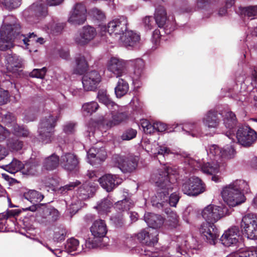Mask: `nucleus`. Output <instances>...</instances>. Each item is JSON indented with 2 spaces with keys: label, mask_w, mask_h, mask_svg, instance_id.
Wrapping results in <instances>:
<instances>
[{
  "label": "nucleus",
  "mask_w": 257,
  "mask_h": 257,
  "mask_svg": "<svg viewBox=\"0 0 257 257\" xmlns=\"http://www.w3.org/2000/svg\"><path fill=\"white\" fill-rule=\"evenodd\" d=\"M87 10L81 3L75 4L73 7L68 18V22L74 25H82L86 20Z\"/></svg>",
  "instance_id": "ddd939ff"
},
{
  "label": "nucleus",
  "mask_w": 257,
  "mask_h": 257,
  "mask_svg": "<svg viewBox=\"0 0 257 257\" xmlns=\"http://www.w3.org/2000/svg\"><path fill=\"white\" fill-rule=\"evenodd\" d=\"M236 139L239 144L248 147L256 141L257 135L256 132L248 125H240L236 132Z\"/></svg>",
  "instance_id": "6e6552de"
},
{
  "label": "nucleus",
  "mask_w": 257,
  "mask_h": 257,
  "mask_svg": "<svg viewBox=\"0 0 257 257\" xmlns=\"http://www.w3.org/2000/svg\"><path fill=\"white\" fill-rule=\"evenodd\" d=\"M44 181L46 186L51 188L53 190L59 183V180L56 177H48L45 178Z\"/></svg>",
  "instance_id": "603ef678"
},
{
  "label": "nucleus",
  "mask_w": 257,
  "mask_h": 257,
  "mask_svg": "<svg viewBox=\"0 0 257 257\" xmlns=\"http://www.w3.org/2000/svg\"><path fill=\"white\" fill-rule=\"evenodd\" d=\"M4 6L9 10H13L19 8L21 4L22 0H4Z\"/></svg>",
  "instance_id": "de8ad7c7"
},
{
  "label": "nucleus",
  "mask_w": 257,
  "mask_h": 257,
  "mask_svg": "<svg viewBox=\"0 0 257 257\" xmlns=\"http://www.w3.org/2000/svg\"><path fill=\"white\" fill-rule=\"evenodd\" d=\"M137 133L136 130L129 128L122 134L121 137L123 140H130L136 137Z\"/></svg>",
  "instance_id": "3c124183"
},
{
  "label": "nucleus",
  "mask_w": 257,
  "mask_h": 257,
  "mask_svg": "<svg viewBox=\"0 0 257 257\" xmlns=\"http://www.w3.org/2000/svg\"><path fill=\"white\" fill-rule=\"evenodd\" d=\"M21 26L17 19L10 15L4 18L0 29V50L4 51L13 47V42L20 34Z\"/></svg>",
  "instance_id": "7ed1b4c3"
},
{
  "label": "nucleus",
  "mask_w": 257,
  "mask_h": 257,
  "mask_svg": "<svg viewBox=\"0 0 257 257\" xmlns=\"http://www.w3.org/2000/svg\"><path fill=\"white\" fill-rule=\"evenodd\" d=\"M90 230L94 238H101L105 236L107 232V227L105 222L103 220L99 219L93 222Z\"/></svg>",
  "instance_id": "bb28decb"
},
{
  "label": "nucleus",
  "mask_w": 257,
  "mask_h": 257,
  "mask_svg": "<svg viewBox=\"0 0 257 257\" xmlns=\"http://www.w3.org/2000/svg\"><path fill=\"white\" fill-rule=\"evenodd\" d=\"M168 218V221L171 222L170 225L173 227H175L178 221V216L177 214L175 212H171Z\"/></svg>",
  "instance_id": "052dcab7"
},
{
  "label": "nucleus",
  "mask_w": 257,
  "mask_h": 257,
  "mask_svg": "<svg viewBox=\"0 0 257 257\" xmlns=\"http://www.w3.org/2000/svg\"><path fill=\"white\" fill-rule=\"evenodd\" d=\"M97 97L99 102L103 103L109 109H114L115 110L118 108V105L110 99L105 91H99Z\"/></svg>",
  "instance_id": "72a5a7b5"
},
{
  "label": "nucleus",
  "mask_w": 257,
  "mask_h": 257,
  "mask_svg": "<svg viewBox=\"0 0 257 257\" xmlns=\"http://www.w3.org/2000/svg\"><path fill=\"white\" fill-rule=\"evenodd\" d=\"M79 242L77 239L71 238L68 239L65 245V249L68 252H71L72 251L77 250L79 247Z\"/></svg>",
  "instance_id": "37998d69"
},
{
  "label": "nucleus",
  "mask_w": 257,
  "mask_h": 257,
  "mask_svg": "<svg viewBox=\"0 0 257 257\" xmlns=\"http://www.w3.org/2000/svg\"><path fill=\"white\" fill-rule=\"evenodd\" d=\"M200 233L204 239L211 244L215 243V240L219 236L217 229L214 223H203L199 229Z\"/></svg>",
  "instance_id": "f3484780"
},
{
  "label": "nucleus",
  "mask_w": 257,
  "mask_h": 257,
  "mask_svg": "<svg viewBox=\"0 0 257 257\" xmlns=\"http://www.w3.org/2000/svg\"><path fill=\"white\" fill-rule=\"evenodd\" d=\"M47 14V10L44 3L41 2L40 4H36L33 10V22H36L41 20Z\"/></svg>",
  "instance_id": "c9c22d12"
},
{
  "label": "nucleus",
  "mask_w": 257,
  "mask_h": 257,
  "mask_svg": "<svg viewBox=\"0 0 257 257\" xmlns=\"http://www.w3.org/2000/svg\"><path fill=\"white\" fill-rule=\"evenodd\" d=\"M227 214L226 207H222L213 205L206 206L202 212L203 218L206 222L214 223L223 216Z\"/></svg>",
  "instance_id": "9b49d317"
},
{
  "label": "nucleus",
  "mask_w": 257,
  "mask_h": 257,
  "mask_svg": "<svg viewBox=\"0 0 257 257\" xmlns=\"http://www.w3.org/2000/svg\"><path fill=\"white\" fill-rule=\"evenodd\" d=\"M151 231H153V229H151L150 228H148L147 229H143L141 230L139 233L137 234L138 239L142 242L145 239L146 237L151 233Z\"/></svg>",
  "instance_id": "e2e57ef3"
},
{
  "label": "nucleus",
  "mask_w": 257,
  "mask_h": 257,
  "mask_svg": "<svg viewBox=\"0 0 257 257\" xmlns=\"http://www.w3.org/2000/svg\"><path fill=\"white\" fill-rule=\"evenodd\" d=\"M75 123L69 122L64 125L63 127L64 132L67 134H72L75 132Z\"/></svg>",
  "instance_id": "69168bd1"
},
{
  "label": "nucleus",
  "mask_w": 257,
  "mask_h": 257,
  "mask_svg": "<svg viewBox=\"0 0 257 257\" xmlns=\"http://www.w3.org/2000/svg\"><path fill=\"white\" fill-rule=\"evenodd\" d=\"M111 112V119L107 120L105 119L104 123L106 124L107 128H111L114 126L119 125L121 123L125 122L128 118V113L119 110V106L116 110L114 109H110Z\"/></svg>",
  "instance_id": "a211bd4d"
},
{
  "label": "nucleus",
  "mask_w": 257,
  "mask_h": 257,
  "mask_svg": "<svg viewBox=\"0 0 257 257\" xmlns=\"http://www.w3.org/2000/svg\"><path fill=\"white\" fill-rule=\"evenodd\" d=\"M66 235V230L64 228H61L55 232L54 239L57 241H61L65 239Z\"/></svg>",
  "instance_id": "5fc2aeb1"
},
{
  "label": "nucleus",
  "mask_w": 257,
  "mask_h": 257,
  "mask_svg": "<svg viewBox=\"0 0 257 257\" xmlns=\"http://www.w3.org/2000/svg\"><path fill=\"white\" fill-rule=\"evenodd\" d=\"M155 19L156 24L159 27L162 28L167 22V13L162 6H159L156 10L155 13Z\"/></svg>",
  "instance_id": "473e14b6"
},
{
  "label": "nucleus",
  "mask_w": 257,
  "mask_h": 257,
  "mask_svg": "<svg viewBox=\"0 0 257 257\" xmlns=\"http://www.w3.org/2000/svg\"><path fill=\"white\" fill-rule=\"evenodd\" d=\"M196 124L194 123L187 122L183 124L182 128L186 133L190 134V131H193L196 128Z\"/></svg>",
  "instance_id": "0e129e2a"
},
{
  "label": "nucleus",
  "mask_w": 257,
  "mask_h": 257,
  "mask_svg": "<svg viewBox=\"0 0 257 257\" xmlns=\"http://www.w3.org/2000/svg\"><path fill=\"white\" fill-rule=\"evenodd\" d=\"M126 66V61L116 57H111L107 63V70L117 77L125 74Z\"/></svg>",
  "instance_id": "2eb2a0df"
},
{
  "label": "nucleus",
  "mask_w": 257,
  "mask_h": 257,
  "mask_svg": "<svg viewBox=\"0 0 257 257\" xmlns=\"http://www.w3.org/2000/svg\"><path fill=\"white\" fill-rule=\"evenodd\" d=\"M80 184V182L78 181H76L75 182H70L69 184L61 187L59 189V191L61 193H65L68 190H72Z\"/></svg>",
  "instance_id": "6e6d98bb"
},
{
  "label": "nucleus",
  "mask_w": 257,
  "mask_h": 257,
  "mask_svg": "<svg viewBox=\"0 0 257 257\" xmlns=\"http://www.w3.org/2000/svg\"><path fill=\"white\" fill-rule=\"evenodd\" d=\"M96 35L95 29L91 26H84L74 37V41L78 45L83 46L92 40Z\"/></svg>",
  "instance_id": "4468645a"
},
{
  "label": "nucleus",
  "mask_w": 257,
  "mask_h": 257,
  "mask_svg": "<svg viewBox=\"0 0 257 257\" xmlns=\"http://www.w3.org/2000/svg\"><path fill=\"white\" fill-rule=\"evenodd\" d=\"M93 17L98 21H101L105 19V16L103 12L97 9L92 10Z\"/></svg>",
  "instance_id": "680f3d73"
},
{
  "label": "nucleus",
  "mask_w": 257,
  "mask_h": 257,
  "mask_svg": "<svg viewBox=\"0 0 257 257\" xmlns=\"http://www.w3.org/2000/svg\"><path fill=\"white\" fill-rule=\"evenodd\" d=\"M5 66L8 72L12 73L16 77L23 74V60L15 54H7L5 59Z\"/></svg>",
  "instance_id": "9d476101"
},
{
  "label": "nucleus",
  "mask_w": 257,
  "mask_h": 257,
  "mask_svg": "<svg viewBox=\"0 0 257 257\" xmlns=\"http://www.w3.org/2000/svg\"><path fill=\"white\" fill-rule=\"evenodd\" d=\"M128 24L127 18L121 16L110 21L106 26L100 24L98 26L99 31L101 36L107 34L112 36L116 40L126 31Z\"/></svg>",
  "instance_id": "20e7f679"
},
{
  "label": "nucleus",
  "mask_w": 257,
  "mask_h": 257,
  "mask_svg": "<svg viewBox=\"0 0 257 257\" xmlns=\"http://www.w3.org/2000/svg\"><path fill=\"white\" fill-rule=\"evenodd\" d=\"M89 56L88 54H80L76 58V65L73 70L75 74L81 75L86 72L88 68L87 60Z\"/></svg>",
  "instance_id": "c756f323"
},
{
  "label": "nucleus",
  "mask_w": 257,
  "mask_h": 257,
  "mask_svg": "<svg viewBox=\"0 0 257 257\" xmlns=\"http://www.w3.org/2000/svg\"><path fill=\"white\" fill-rule=\"evenodd\" d=\"M21 210L18 209H8L6 212L0 213V220L7 219L18 216Z\"/></svg>",
  "instance_id": "49530a36"
},
{
  "label": "nucleus",
  "mask_w": 257,
  "mask_h": 257,
  "mask_svg": "<svg viewBox=\"0 0 257 257\" xmlns=\"http://www.w3.org/2000/svg\"><path fill=\"white\" fill-rule=\"evenodd\" d=\"M137 161L136 157H120L117 160L118 167L123 173H130L136 169L138 164Z\"/></svg>",
  "instance_id": "a878e982"
},
{
  "label": "nucleus",
  "mask_w": 257,
  "mask_h": 257,
  "mask_svg": "<svg viewBox=\"0 0 257 257\" xmlns=\"http://www.w3.org/2000/svg\"><path fill=\"white\" fill-rule=\"evenodd\" d=\"M112 206V203L108 198H106L98 202L95 208L99 214H103L109 212Z\"/></svg>",
  "instance_id": "58836bf2"
},
{
  "label": "nucleus",
  "mask_w": 257,
  "mask_h": 257,
  "mask_svg": "<svg viewBox=\"0 0 257 257\" xmlns=\"http://www.w3.org/2000/svg\"><path fill=\"white\" fill-rule=\"evenodd\" d=\"M241 228L248 238L257 239V215L248 213L244 216L241 222Z\"/></svg>",
  "instance_id": "1a4fd4ad"
},
{
  "label": "nucleus",
  "mask_w": 257,
  "mask_h": 257,
  "mask_svg": "<svg viewBox=\"0 0 257 257\" xmlns=\"http://www.w3.org/2000/svg\"><path fill=\"white\" fill-rule=\"evenodd\" d=\"M154 132H163L167 128L166 125L162 122H157L154 123Z\"/></svg>",
  "instance_id": "774afa93"
},
{
  "label": "nucleus",
  "mask_w": 257,
  "mask_h": 257,
  "mask_svg": "<svg viewBox=\"0 0 257 257\" xmlns=\"http://www.w3.org/2000/svg\"><path fill=\"white\" fill-rule=\"evenodd\" d=\"M239 230L237 226H233L226 230L221 236L220 241L226 246L235 244L238 241Z\"/></svg>",
  "instance_id": "5701e85b"
},
{
  "label": "nucleus",
  "mask_w": 257,
  "mask_h": 257,
  "mask_svg": "<svg viewBox=\"0 0 257 257\" xmlns=\"http://www.w3.org/2000/svg\"><path fill=\"white\" fill-rule=\"evenodd\" d=\"M7 146L11 151H19L23 147L22 142L16 139H9L7 142Z\"/></svg>",
  "instance_id": "c03bdc74"
},
{
  "label": "nucleus",
  "mask_w": 257,
  "mask_h": 257,
  "mask_svg": "<svg viewBox=\"0 0 257 257\" xmlns=\"http://www.w3.org/2000/svg\"><path fill=\"white\" fill-rule=\"evenodd\" d=\"M99 105L95 101L84 103L82 107V111L85 115H90L98 108Z\"/></svg>",
  "instance_id": "ea45409f"
},
{
  "label": "nucleus",
  "mask_w": 257,
  "mask_h": 257,
  "mask_svg": "<svg viewBox=\"0 0 257 257\" xmlns=\"http://www.w3.org/2000/svg\"><path fill=\"white\" fill-rule=\"evenodd\" d=\"M129 89L127 82L122 78H119L114 88L117 97L120 98L126 94Z\"/></svg>",
  "instance_id": "f704fd0d"
},
{
  "label": "nucleus",
  "mask_w": 257,
  "mask_h": 257,
  "mask_svg": "<svg viewBox=\"0 0 257 257\" xmlns=\"http://www.w3.org/2000/svg\"><path fill=\"white\" fill-rule=\"evenodd\" d=\"M96 238H89L86 240L85 245L88 248H94L97 246L98 242L95 239Z\"/></svg>",
  "instance_id": "338daca9"
},
{
  "label": "nucleus",
  "mask_w": 257,
  "mask_h": 257,
  "mask_svg": "<svg viewBox=\"0 0 257 257\" xmlns=\"http://www.w3.org/2000/svg\"><path fill=\"white\" fill-rule=\"evenodd\" d=\"M116 176L110 174L105 175L98 179L101 186L107 192L111 191L118 182H116Z\"/></svg>",
  "instance_id": "7c9ffc66"
},
{
  "label": "nucleus",
  "mask_w": 257,
  "mask_h": 257,
  "mask_svg": "<svg viewBox=\"0 0 257 257\" xmlns=\"http://www.w3.org/2000/svg\"><path fill=\"white\" fill-rule=\"evenodd\" d=\"M144 219L149 228L155 230L160 228L164 222V219L161 215L152 213H145Z\"/></svg>",
  "instance_id": "cd10ccee"
},
{
  "label": "nucleus",
  "mask_w": 257,
  "mask_h": 257,
  "mask_svg": "<svg viewBox=\"0 0 257 257\" xmlns=\"http://www.w3.org/2000/svg\"><path fill=\"white\" fill-rule=\"evenodd\" d=\"M134 73L137 78L139 77L144 68V62L142 59H137L134 61Z\"/></svg>",
  "instance_id": "a18cd8bd"
},
{
  "label": "nucleus",
  "mask_w": 257,
  "mask_h": 257,
  "mask_svg": "<svg viewBox=\"0 0 257 257\" xmlns=\"http://www.w3.org/2000/svg\"><path fill=\"white\" fill-rule=\"evenodd\" d=\"M143 24L146 30H151L155 25L154 19L151 17H146L143 19Z\"/></svg>",
  "instance_id": "4d7b16f0"
},
{
  "label": "nucleus",
  "mask_w": 257,
  "mask_h": 257,
  "mask_svg": "<svg viewBox=\"0 0 257 257\" xmlns=\"http://www.w3.org/2000/svg\"><path fill=\"white\" fill-rule=\"evenodd\" d=\"M47 72L46 67L41 69H33V77L43 79Z\"/></svg>",
  "instance_id": "bf43d9fd"
},
{
  "label": "nucleus",
  "mask_w": 257,
  "mask_h": 257,
  "mask_svg": "<svg viewBox=\"0 0 257 257\" xmlns=\"http://www.w3.org/2000/svg\"><path fill=\"white\" fill-rule=\"evenodd\" d=\"M52 213H57L56 210L48 208L46 204L33 205V217L35 216L36 220L39 222H44Z\"/></svg>",
  "instance_id": "412c9836"
},
{
  "label": "nucleus",
  "mask_w": 257,
  "mask_h": 257,
  "mask_svg": "<svg viewBox=\"0 0 257 257\" xmlns=\"http://www.w3.org/2000/svg\"><path fill=\"white\" fill-rule=\"evenodd\" d=\"M88 162L94 165L104 161L106 158V152L104 148H91L87 152Z\"/></svg>",
  "instance_id": "393cba45"
},
{
  "label": "nucleus",
  "mask_w": 257,
  "mask_h": 257,
  "mask_svg": "<svg viewBox=\"0 0 257 257\" xmlns=\"http://www.w3.org/2000/svg\"><path fill=\"white\" fill-rule=\"evenodd\" d=\"M182 190L189 196H197L205 191V185L198 177L192 176L183 184Z\"/></svg>",
  "instance_id": "f8f14e48"
},
{
  "label": "nucleus",
  "mask_w": 257,
  "mask_h": 257,
  "mask_svg": "<svg viewBox=\"0 0 257 257\" xmlns=\"http://www.w3.org/2000/svg\"><path fill=\"white\" fill-rule=\"evenodd\" d=\"M171 173V168L164 167L163 169L159 171L158 173L153 174L152 179L161 190L158 193V197L162 202H167L170 206L175 207L180 197L176 192L172 193L170 196H168L169 193L173 191L175 186L173 182L174 180L173 175Z\"/></svg>",
  "instance_id": "f257e3e1"
},
{
  "label": "nucleus",
  "mask_w": 257,
  "mask_h": 257,
  "mask_svg": "<svg viewBox=\"0 0 257 257\" xmlns=\"http://www.w3.org/2000/svg\"><path fill=\"white\" fill-rule=\"evenodd\" d=\"M248 183L243 180H236L222 188L223 200L229 206L234 207L245 201L244 194L249 192Z\"/></svg>",
  "instance_id": "f03ea898"
},
{
  "label": "nucleus",
  "mask_w": 257,
  "mask_h": 257,
  "mask_svg": "<svg viewBox=\"0 0 257 257\" xmlns=\"http://www.w3.org/2000/svg\"><path fill=\"white\" fill-rule=\"evenodd\" d=\"M140 40L139 34L133 31L127 30L117 39L119 43L128 49L138 47L140 45Z\"/></svg>",
  "instance_id": "dca6fc26"
},
{
  "label": "nucleus",
  "mask_w": 257,
  "mask_h": 257,
  "mask_svg": "<svg viewBox=\"0 0 257 257\" xmlns=\"http://www.w3.org/2000/svg\"><path fill=\"white\" fill-rule=\"evenodd\" d=\"M58 119V112L49 114L43 117L39 124L38 133L42 141L45 144L50 143L53 139L54 127Z\"/></svg>",
  "instance_id": "39448f33"
},
{
  "label": "nucleus",
  "mask_w": 257,
  "mask_h": 257,
  "mask_svg": "<svg viewBox=\"0 0 257 257\" xmlns=\"http://www.w3.org/2000/svg\"><path fill=\"white\" fill-rule=\"evenodd\" d=\"M236 152L232 145L226 146L222 149L221 159H230L234 158Z\"/></svg>",
  "instance_id": "79ce46f5"
},
{
  "label": "nucleus",
  "mask_w": 257,
  "mask_h": 257,
  "mask_svg": "<svg viewBox=\"0 0 257 257\" xmlns=\"http://www.w3.org/2000/svg\"><path fill=\"white\" fill-rule=\"evenodd\" d=\"M207 151L208 155L214 161L219 162L221 159L222 149L218 146L211 145Z\"/></svg>",
  "instance_id": "4c0bfd02"
},
{
  "label": "nucleus",
  "mask_w": 257,
  "mask_h": 257,
  "mask_svg": "<svg viewBox=\"0 0 257 257\" xmlns=\"http://www.w3.org/2000/svg\"><path fill=\"white\" fill-rule=\"evenodd\" d=\"M227 257H257V252L254 248H243Z\"/></svg>",
  "instance_id": "e433bc0d"
},
{
  "label": "nucleus",
  "mask_w": 257,
  "mask_h": 257,
  "mask_svg": "<svg viewBox=\"0 0 257 257\" xmlns=\"http://www.w3.org/2000/svg\"><path fill=\"white\" fill-rule=\"evenodd\" d=\"M22 168V172L24 174L31 175L32 174V168L30 163H26L24 165L20 161L14 159L9 164L5 166V170L11 174H15Z\"/></svg>",
  "instance_id": "4be33fe9"
},
{
  "label": "nucleus",
  "mask_w": 257,
  "mask_h": 257,
  "mask_svg": "<svg viewBox=\"0 0 257 257\" xmlns=\"http://www.w3.org/2000/svg\"><path fill=\"white\" fill-rule=\"evenodd\" d=\"M32 36V33H29V35L26 36L24 35H21L19 36V39L22 41L23 45L22 47L26 49H29L30 44L29 42H30V39L31 38Z\"/></svg>",
  "instance_id": "13d9d810"
},
{
  "label": "nucleus",
  "mask_w": 257,
  "mask_h": 257,
  "mask_svg": "<svg viewBox=\"0 0 257 257\" xmlns=\"http://www.w3.org/2000/svg\"><path fill=\"white\" fill-rule=\"evenodd\" d=\"M14 134L18 136L26 137L29 134L28 130L23 126L15 125L14 126Z\"/></svg>",
  "instance_id": "864d4df0"
},
{
  "label": "nucleus",
  "mask_w": 257,
  "mask_h": 257,
  "mask_svg": "<svg viewBox=\"0 0 257 257\" xmlns=\"http://www.w3.org/2000/svg\"><path fill=\"white\" fill-rule=\"evenodd\" d=\"M158 231L153 229V231H151V233L148 234L142 243L148 246L154 245L158 242Z\"/></svg>",
  "instance_id": "a19ab883"
},
{
  "label": "nucleus",
  "mask_w": 257,
  "mask_h": 257,
  "mask_svg": "<svg viewBox=\"0 0 257 257\" xmlns=\"http://www.w3.org/2000/svg\"><path fill=\"white\" fill-rule=\"evenodd\" d=\"M100 81V75L96 71H92L85 74L82 80L84 89L94 90Z\"/></svg>",
  "instance_id": "aec40b11"
},
{
  "label": "nucleus",
  "mask_w": 257,
  "mask_h": 257,
  "mask_svg": "<svg viewBox=\"0 0 257 257\" xmlns=\"http://www.w3.org/2000/svg\"><path fill=\"white\" fill-rule=\"evenodd\" d=\"M59 157L55 153L45 158L43 167L47 170H53L57 168L60 164Z\"/></svg>",
  "instance_id": "2f4dec72"
},
{
  "label": "nucleus",
  "mask_w": 257,
  "mask_h": 257,
  "mask_svg": "<svg viewBox=\"0 0 257 257\" xmlns=\"http://www.w3.org/2000/svg\"><path fill=\"white\" fill-rule=\"evenodd\" d=\"M116 206L119 209L122 210L123 211H126L133 207L134 203L131 200L124 199L121 201H118Z\"/></svg>",
  "instance_id": "09e8293b"
},
{
  "label": "nucleus",
  "mask_w": 257,
  "mask_h": 257,
  "mask_svg": "<svg viewBox=\"0 0 257 257\" xmlns=\"http://www.w3.org/2000/svg\"><path fill=\"white\" fill-rule=\"evenodd\" d=\"M76 156L71 153H66L61 156L60 164L65 170L71 171L76 168L78 165Z\"/></svg>",
  "instance_id": "b1692460"
},
{
  "label": "nucleus",
  "mask_w": 257,
  "mask_h": 257,
  "mask_svg": "<svg viewBox=\"0 0 257 257\" xmlns=\"http://www.w3.org/2000/svg\"><path fill=\"white\" fill-rule=\"evenodd\" d=\"M237 123L236 116L234 113L231 111L227 112L223 117V123L225 127L228 130L226 132V136L230 139H233L232 135V130L234 127Z\"/></svg>",
  "instance_id": "c85d7f7f"
},
{
  "label": "nucleus",
  "mask_w": 257,
  "mask_h": 257,
  "mask_svg": "<svg viewBox=\"0 0 257 257\" xmlns=\"http://www.w3.org/2000/svg\"><path fill=\"white\" fill-rule=\"evenodd\" d=\"M221 114L216 110L208 111L202 118L203 125L208 128H217L221 122Z\"/></svg>",
  "instance_id": "6ab92c4d"
},
{
  "label": "nucleus",
  "mask_w": 257,
  "mask_h": 257,
  "mask_svg": "<svg viewBox=\"0 0 257 257\" xmlns=\"http://www.w3.org/2000/svg\"><path fill=\"white\" fill-rule=\"evenodd\" d=\"M241 12L249 18L257 16V5L250 6L243 8L241 9Z\"/></svg>",
  "instance_id": "8fccbe9b"
},
{
  "label": "nucleus",
  "mask_w": 257,
  "mask_h": 257,
  "mask_svg": "<svg viewBox=\"0 0 257 257\" xmlns=\"http://www.w3.org/2000/svg\"><path fill=\"white\" fill-rule=\"evenodd\" d=\"M95 186L90 185L89 182H85L77 190V197H73L71 204L69 205L68 210L71 215L75 214L81 207V200L89 198L95 191Z\"/></svg>",
  "instance_id": "0eeeda50"
},
{
  "label": "nucleus",
  "mask_w": 257,
  "mask_h": 257,
  "mask_svg": "<svg viewBox=\"0 0 257 257\" xmlns=\"http://www.w3.org/2000/svg\"><path fill=\"white\" fill-rule=\"evenodd\" d=\"M184 168L187 172H191L201 168L202 171L207 174L213 175L219 171V162H208L202 165L199 161L187 156L184 160Z\"/></svg>",
  "instance_id": "423d86ee"
}]
</instances>
